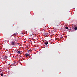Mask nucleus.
Segmentation results:
<instances>
[{"label":"nucleus","mask_w":77,"mask_h":77,"mask_svg":"<svg viewBox=\"0 0 77 77\" xmlns=\"http://www.w3.org/2000/svg\"><path fill=\"white\" fill-rule=\"evenodd\" d=\"M7 58L8 57H7V56H5L4 57L5 59H7Z\"/></svg>","instance_id":"nucleus-8"},{"label":"nucleus","mask_w":77,"mask_h":77,"mask_svg":"<svg viewBox=\"0 0 77 77\" xmlns=\"http://www.w3.org/2000/svg\"><path fill=\"white\" fill-rule=\"evenodd\" d=\"M25 56H26V57H27L28 56H29V55L28 54H26L25 55Z\"/></svg>","instance_id":"nucleus-6"},{"label":"nucleus","mask_w":77,"mask_h":77,"mask_svg":"<svg viewBox=\"0 0 77 77\" xmlns=\"http://www.w3.org/2000/svg\"><path fill=\"white\" fill-rule=\"evenodd\" d=\"M65 29L66 30L67 29H68V27H65Z\"/></svg>","instance_id":"nucleus-10"},{"label":"nucleus","mask_w":77,"mask_h":77,"mask_svg":"<svg viewBox=\"0 0 77 77\" xmlns=\"http://www.w3.org/2000/svg\"><path fill=\"white\" fill-rule=\"evenodd\" d=\"M14 36H17V35H18V33H16V34H14Z\"/></svg>","instance_id":"nucleus-5"},{"label":"nucleus","mask_w":77,"mask_h":77,"mask_svg":"<svg viewBox=\"0 0 77 77\" xmlns=\"http://www.w3.org/2000/svg\"><path fill=\"white\" fill-rule=\"evenodd\" d=\"M11 36H15V35L14 34H13V35H11Z\"/></svg>","instance_id":"nucleus-11"},{"label":"nucleus","mask_w":77,"mask_h":77,"mask_svg":"<svg viewBox=\"0 0 77 77\" xmlns=\"http://www.w3.org/2000/svg\"><path fill=\"white\" fill-rule=\"evenodd\" d=\"M34 33H37V32H38V31H37V30H36V29H34Z\"/></svg>","instance_id":"nucleus-1"},{"label":"nucleus","mask_w":77,"mask_h":77,"mask_svg":"<svg viewBox=\"0 0 77 77\" xmlns=\"http://www.w3.org/2000/svg\"><path fill=\"white\" fill-rule=\"evenodd\" d=\"M22 52V51H19L17 52V53L18 54H20V53H21Z\"/></svg>","instance_id":"nucleus-3"},{"label":"nucleus","mask_w":77,"mask_h":77,"mask_svg":"<svg viewBox=\"0 0 77 77\" xmlns=\"http://www.w3.org/2000/svg\"><path fill=\"white\" fill-rule=\"evenodd\" d=\"M44 44H46V45H47V44H48V42H47V41H46V42H45L44 43Z\"/></svg>","instance_id":"nucleus-4"},{"label":"nucleus","mask_w":77,"mask_h":77,"mask_svg":"<svg viewBox=\"0 0 77 77\" xmlns=\"http://www.w3.org/2000/svg\"><path fill=\"white\" fill-rule=\"evenodd\" d=\"M15 44V42H12L11 43V45H14Z\"/></svg>","instance_id":"nucleus-2"},{"label":"nucleus","mask_w":77,"mask_h":77,"mask_svg":"<svg viewBox=\"0 0 77 77\" xmlns=\"http://www.w3.org/2000/svg\"><path fill=\"white\" fill-rule=\"evenodd\" d=\"M74 30H77V27H75L74 28Z\"/></svg>","instance_id":"nucleus-9"},{"label":"nucleus","mask_w":77,"mask_h":77,"mask_svg":"<svg viewBox=\"0 0 77 77\" xmlns=\"http://www.w3.org/2000/svg\"><path fill=\"white\" fill-rule=\"evenodd\" d=\"M22 34H23V33H22Z\"/></svg>","instance_id":"nucleus-12"},{"label":"nucleus","mask_w":77,"mask_h":77,"mask_svg":"<svg viewBox=\"0 0 77 77\" xmlns=\"http://www.w3.org/2000/svg\"><path fill=\"white\" fill-rule=\"evenodd\" d=\"M0 75H1V76H2V77H3V73L1 74Z\"/></svg>","instance_id":"nucleus-7"}]
</instances>
